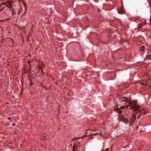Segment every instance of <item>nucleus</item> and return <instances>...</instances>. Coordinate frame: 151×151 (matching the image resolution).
Segmentation results:
<instances>
[{
	"mask_svg": "<svg viewBox=\"0 0 151 151\" xmlns=\"http://www.w3.org/2000/svg\"><path fill=\"white\" fill-rule=\"evenodd\" d=\"M119 121H122L124 123L126 124H127L128 122V120L127 119H123V120H119Z\"/></svg>",
	"mask_w": 151,
	"mask_h": 151,
	"instance_id": "20e7f679",
	"label": "nucleus"
},
{
	"mask_svg": "<svg viewBox=\"0 0 151 151\" xmlns=\"http://www.w3.org/2000/svg\"><path fill=\"white\" fill-rule=\"evenodd\" d=\"M101 151H103V150H102Z\"/></svg>",
	"mask_w": 151,
	"mask_h": 151,
	"instance_id": "6ab92c4d",
	"label": "nucleus"
},
{
	"mask_svg": "<svg viewBox=\"0 0 151 151\" xmlns=\"http://www.w3.org/2000/svg\"><path fill=\"white\" fill-rule=\"evenodd\" d=\"M109 150V148H106L105 150L104 151H108V150Z\"/></svg>",
	"mask_w": 151,
	"mask_h": 151,
	"instance_id": "f8f14e48",
	"label": "nucleus"
},
{
	"mask_svg": "<svg viewBox=\"0 0 151 151\" xmlns=\"http://www.w3.org/2000/svg\"><path fill=\"white\" fill-rule=\"evenodd\" d=\"M137 118H138V119H139V115H138V116H137Z\"/></svg>",
	"mask_w": 151,
	"mask_h": 151,
	"instance_id": "4468645a",
	"label": "nucleus"
},
{
	"mask_svg": "<svg viewBox=\"0 0 151 151\" xmlns=\"http://www.w3.org/2000/svg\"><path fill=\"white\" fill-rule=\"evenodd\" d=\"M29 57L30 56V55L29 54Z\"/></svg>",
	"mask_w": 151,
	"mask_h": 151,
	"instance_id": "a211bd4d",
	"label": "nucleus"
},
{
	"mask_svg": "<svg viewBox=\"0 0 151 151\" xmlns=\"http://www.w3.org/2000/svg\"><path fill=\"white\" fill-rule=\"evenodd\" d=\"M5 7L4 6L3 7H2V8H0V12H1V11H3L4 10V9Z\"/></svg>",
	"mask_w": 151,
	"mask_h": 151,
	"instance_id": "1a4fd4ad",
	"label": "nucleus"
},
{
	"mask_svg": "<svg viewBox=\"0 0 151 151\" xmlns=\"http://www.w3.org/2000/svg\"><path fill=\"white\" fill-rule=\"evenodd\" d=\"M129 100L127 98L125 97H121L119 98L118 99V102L120 105L124 104L127 103L128 104L125 105L124 107L126 108H128L129 107V109H132L134 110L139 111L140 109L139 107L138 104L134 101H129Z\"/></svg>",
	"mask_w": 151,
	"mask_h": 151,
	"instance_id": "f257e3e1",
	"label": "nucleus"
},
{
	"mask_svg": "<svg viewBox=\"0 0 151 151\" xmlns=\"http://www.w3.org/2000/svg\"><path fill=\"white\" fill-rule=\"evenodd\" d=\"M29 63L30 62V60H29Z\"/></svg>",
	"mask_w": 151,
	"mask_h": 151,
	"instance_id": "f3484780",
	"label": "nucleus"
},
{
	"mask_svg": "<svg viewBox=\"0 0 151 151\" xmlns=\"http://www.w3.org/2000/svg\"><path fill=\"white\" fill-rule=\"evenodd\" d=\"M115 110L117 111L118 113L120 114L122 113V111L120 110V107H119L118 106H117V107L116 108H115Z\"/></svg>",
	"mask_w": 151,
	"mask_h": 151,
	"instance_id": "7ed1b4c3",
	"label": "nucleus"
},
{
	"mask_svg": "<svg viewBox=\"0 0 151 151\" xmlns=\"http://www.w3.org/2000/svg\"><path fill=\"white\" fill-rule=\"evenodd\" d=\"M120 110L122 111V112H124V106H120Z\"/></svg>",
	"mask_w": 151,
	"mask_h": 151,
	"instance_id": "0eeeda50",
	"label": "nucleus"
},
{
	"mask_svg": "<svg viewBox=\"0 0 151 151\" xmlns=\"http://www.w3.org/2000/svg\"><path fill=\"white\" fill-rule=\"evenodd\" d=\"M129 146V145H128L125 146V147H124L123 148L125 149L126 148H128V146Z\"/></svg>",
	"mask_w": 151,
	"mask_h": 151,
	"instance_id": "9d476101",
	"label": "nucleus"
},
{
	"mask_svg": "<svg viewBox=\"0 0 151 151\" xmlns=\"http://www.w3.org/2000/svg\"><path fill=\"white\" fill-rule=\"evenodd\" d=\"M135 111H137V110H134ZM139 111H140V109L139 110V111H137L138 112H139ZM139 114L137 112H136L135 113V111L134 112L132 115V116H131L130 118V121L131 123L132 124H133L135 122V120L136 119V115H137L138 114Z\"/></svg>",
	"mask_w": 151,
	"mask_h": 151,
	"instance_id": "f03ea898",
	"label": "nucleus"
},
{
	"mask_svg": "<svg viewBox=\"0 0 151 151\" xmlns=\"http://www.w3.org/2000/svg\"><path fill=\"white\" fill-rule=\"evenodd\" d=\"M87 131V130L86 131V132Z\"/></svg>",
	"mask_w": 151,
	"mask_h": 151,
	"instance_id": "dca6fc26",
	"label": "nucleus"
},
{
	"mask_svg": "<svg viewBox=\"0 0 151 151\" xmlns=\"http://www.w3.org/2000/svg\"><path fill=\"white\" fill-rule=\"evenodd\" d=\"M3 5H4V4H0V8H2V7H3V6H2Z\"/></svg>",
	"mask_w": 151,
	"mask_h": 151,
	"instance_id": "9b49d317",
	"label": "nucleus"
},
{
	"mask_svg": "<svg viewBox=\"0 0 151 151\" xmlns=\"http://www.w3.org/2000/svg\"><path fill=\"white\" fill-rule=\"evenodd\" d=\"M145 47L144 46H142L140 48V50H139V52H143V51L145 50Z\"/></svg>",
	"mask_w": 151,
	"mask_h": 151,
	"instance_id": "39448f33",
	"label": "nucleus"
},
{
	"mask_svg": "<svg viewBox=\"0 0 151 151\" xmlns=\"http://www.w3.org/2000/svg\"><path fill=\"white\" fill-rule=\"evenodd\" d=\"M15 124H13V126H15Z\"/></svg>",
	"mask_w": 151,
	"mask_h": 151,
	"instance_id": "2eb2a0df",
	"label": "nucleus"
},
{
	"mask_svg": "<svg viewBox=\"0 0 151 151\" xmlns=\"http://www.w3.org/2000/svg\"><path fill=\"white\" fill-rule=\"evenodd\" d=\"M146 58L149 60L151 59V54H148L146 57Z\"/></svg>",
	"mask_w": 151,
	"mask_h": 151,
	"instance_id": "423d86ee",
	"label": "nucleus"
},
{
	"mask_svg": "<svg viewBox=\"0 0 151 151\" xmlns=\"http://www.w3.org/2000/svg\"><path fill=\"white\" fill-rule=\"evenodd\" d=\"M143 26V25L142 24H140L138 25V28H141Z\"/></svg>",
	"mask_w": 151,
	"mask_h": 151,
	"instance_id": "6e6552de",
	"label": "nucleus"
},
{
	"mask_svg": "<svg viewBox=\"0 0 151 151\" xmlns=\"http://www.w3.org/2000/svg\"><path fill=\"white\" fill-rule=\"evenodd\" d=\"M8 119L9 120H10L11 119V117H8Z\"/></svg>",
	"mask_w": 151,
	"mask_h": 151,
	"instance_id": "ddd939ff",
	"label": "nucleus"
}]
</instances>
